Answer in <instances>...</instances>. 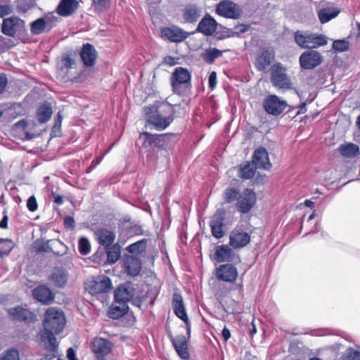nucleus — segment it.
<instances>
[{"label": "nucleus", "instance_id": "51", "mask_svg": "<svg viewBox=\"0 0 360 360\" xmlns=\"http://www.w3.org/2000/svg\"><path fill=\"white\" fill-rule=\"evenodd\" d=\"M27 207L30 212H34L37 210L38 205L34 195L30 196L27 201Z\"/></svg>", "mask_w": 360, "mask_h": 360}, {"label": "nucleus", "instance_id": "3", "mask_svg": "<svg viewBox=\"0 0 360 360\" xmlns=\"http://www.w3.org/2000/svg\"><path fill=\"white\" fill-rule=\"evenodd\" d=\"M175 106L166 101H157L153 105L144 106L142 113L147 123L157 130H164L175 119Z\"/></svg>", "mask_w": 360, "mask_h": 360}, {"label": "nucleus", "instance_id": "28", "mask_svg": "<svg viewBox=\"0 0 360 360\" xmlns=\"http://www.w3.org/2000/svg\"><path fill=\"white\" fill-rule=\"evenodd\" d=\"M112 288V282L108 277H103L91 282L89 286V292L98 294L108 292Z\"/></svg>", "mask_w": 360, "mask_h": 360}, {"label": "nucleus", "instance_id": "45", "mask_svg": "<svg viewBox=\"0 0 360 360\" xmlns=\"http://www.w3.org/2000/svg\"><path fill=\"white\" fill-rule=\"evenodd\" d=\"M342 360H360V350L348 348L342 355Z\"/></svg>", "mask_w": 360, "mask_h": 360}, {"label": "nucleus", "instance_id": "44", "mask_svg": "<svg viewBox=\"0 0 360 360\" xmlns=\"http://www.w3.org/2000/svg\"><path fill=\"white\" fill-rule=\"evenodd\" d=\"M79 252L82 255H87L91 252V245L89 240L85 237H82L78 241Z\"/></svg>", "mask_w": 360, "mask_h": 360}, {"label": "nucleus", "instance_id": "36", "mask_svg": "<svg viewBox=\"0 0 360 360\" xmlns=\"http://www.w3.org/2000/svg\"><path fill=\"white\" fill-rule=\"evenodd\" d=\"M257 168L250 162L246 161L239 165L238 176L244 180L252 179Z\"/></svg>", "mask_w": 360, "mask_h": 360}, {"label": "nucleus", "instance_id": "58", "mask_svg": "<svg viewBox=\"0 0 360 360\" xmlns=\"http://www.w3.org/2000/svg\"><path fill=\"white\" fill-rule=\"evenodd\" d=\"M177 58L172 57L171 56H167L164 58V63L170 66L174 65L177 63Z\"/></svg>", "mask_w": 360, "mask_h": 360}, {"label": "nucleus", "instance_id": "59", "mask_svg": "<svg viewBox=\"0 0 360 360\" xmlns=\"http://www.w3.org/2000/svg\"><path fill=\"white\" fill-rule=\"evenodd\" d=\"M68 360H77L76 357L75 350L72 347H70L67 351Z\"/></svg>", "mask_w": 360, "mask_h": 360}, {"label": "nucleus", "instance_id": "9", "mask_svg": "<svg viewBox=\"0 0 360 360\" xmlns=\"http://www.w3.org/2000/svg\"><path fill=\"white\" fill-rule=\"evenodd\" d=\"M213 257L218 263L224 262L238 263L240 262L239 255L235 252L229 244L217 245Z\"/></svg>", "mask_w": 360, "mask_h": 360}, {"label": "nucleus", "instance_id": "56", "mask_svg": "<svg viewBox=\"0 0 360 360\" xmlns=\"http://www.w3.org/2000/svg\"><path fill=\"white\" fill-rule=\"evenodd\" d=\"M102 159H103V156H101L99 158H97L93 160L91 163V165L88 167L86 172L90 173L91 171H93L95 169V167L101 163Z\"/></svg>", "mask_w": 360, "mask_h": 360}, {"label": "nucleus", "instance_id": "27", "mask_svg": "<svg viewBox=\"0 0 360 360\" xmlns=\"http://www.w3.org/2000/svg\"><path fill=\"white\" fill-rule=\"evenodd\" d=\"M32 294L36 300L44 304H51L55 297L51 290L44 285L35 288Z\"/></svg>", "mask_w": 360, "mask_h": 360}, {"label": "nucleus", "instance_id": "13", "mask_svg": "<svg viewBox=\"0 0 360 360\" xmlns=\"http://www.w3.org/2000/svg\"><path fill=\"white\" fill-rule=\"evenodd\" d=\"M274 59V49L271 46L264 47L257 56L255 66L258 71L266 72Z\"/></svg>", "mask_w": 360, "mask_h": 360}, {"label": "nucleus", "instance_id": "20", "mask_svg": "<svg viewBox=\"0 0 360 360\" xmlns=\"http://www.w3.org/2000/svg\"><path fill=\"white\" fill-rule=\"evenodd\" d=\"M250 241V236L245 231L234 229L229 235V245L233 249H240Z\"/></svg>", "mask_w": 360, "mask_h": 360}, {"label": "nucleus", "instance_id": "54", "mask_svg": "<svg viewBox=\"0 0 360 360\" xmlns=\"http://www.w3.org/2000/svg\"><path fill=\"white\" fill-rule=\"evenodd\" d=\"M12 11V8L9 5H0V18L11 14Z\"/></svg>", "mask_w": 360, "mask_h": 360}, {"label": "nucleus", "instance_id": "4", "mask_svg": "<svg viewBox=\"0 0 360 360\" xmlns=\"http://www.w3.org/2000/svg\"><path fill=\"white\" fill-rule=\"evenodd\" d=\"M191 73L186 68H176L170 77L173 93L179 96L188 95L191 89Z\"/></svg>", "mask_w": 360, "mask_h": 360}, {"label": "nucleus", "instance_id": "37", "mask_svg": "<svg viewBox=\"0 0 360 360\" xmlns=\"http://www.w3.org/2000/svg\"><path fill=\"white\" fill-rule=\"evenodd\" d=\"M340 13V9L332 8H321L318 12L320 22L323 24L335 18Z\"/></svg>", "mask_w": 360, "mask_h": 360}, {"label": "nucleus", "instance_id": "14", "mask_svg": "<svg viewBox=\"0 0 360 360\" xmlns=\"http://www.w3.org/2000/svg\"><path fill=\"white\" fill-rule=\"evenodd\" d=\"M56 22L57 20L53 16L38 18L30 24V32L34 35L48 32L56 26Z\"/></svg>", "mask_w": 360, "mask_h": 360}, {"label": "nucleus", "instance_id": "30", "mask_svg": "<svg viewBox=\"0 0 360 360\" xmlns=\"http://www.w3.org/2000/svg\"><path fill=\"white\" fill-rule=\"evenodd\" d=\"M177 354L182 359H188L190 354L188 349V339L184 335H178L177 340L172 345Z\"/></svg>", "mask_w": 360, "mask_h": 360}, {"label": "nucleus", "instance_id": "34", "mask_svg": "<svg viewBox=\"0 0 360 360\" xmlns=\"http://www.w3.org/2000/svg\"><path fill=\"white\" fill-rule=\"evenodd\" d=\"M52 114L51 104L49 102H44L37 110V120L40 124H44L51 119Z\"/></svg>", "mask_w": 360, "mask_h": 360}, {"label": "nucleus", "instance_id": "41", "mask_svg": "<svg viewBox=\"0 0 360 360\" xmlns=\"http://www.w3.org/2000/svg\"><path fill=\"white\" fill-rule=\"evenodd\" d=\"M240 192L238 189L229 187L225 189L224 192V198L226 203H231L235 200H238Z\"/></svg>", "mask_w": 360, "mask_h": 360}, {"label": "nucleus", "instance_id": "62", "mask_svg": "<svg viewBox=\"0 0 360 360\" xmlns=\"http://www.w3.org/2000/svg\"><path fill=\"white\" fill-rule=\"evenodd\" d=\"M8 216L5 215L2 219L0 221V228L1 229H6L8 226Z\"/></svg>", "mask_w": 360, "mask_h": 360}, {"label": "nucleus", "instance_id": "19", "mask_svg": "<svg viewBox=\"0 0 360 360\" xmlns=\"http://www.w3.org/2000/svg\"><path fill=\"white\" fill-rule=\"evenodd\" d=\"M216 277L219 281L233 283L238 277V270L231 264H221L216 268Z\"/></svg>", "mask_w": 360, "mask_h": 360}, {"label": "nucleus", "instance_id": "47", "mask_svg": "<svg viewBox=\"0 0 360 360\" xmlns=\"http://www.w3.org/2000/svg\"><path fill=\"white\" fill-rule=\"evenodd\" d=\"M93 5L97 12L102 13L109 7V0H92Z\"/></svg>", "mask_w": 360, "mask_h": 360}, {"label": "nucleus", "instance_id": "53", "mask_svg": "<svg viewBox=\"0 0 360 360\" xmlns=\"http://www.w3.org/2000/svg\"><path fill=\"white\" fill-rule=\"evenodd\" d=\"M64 226L66 229L73 230L75 227V221L74 218L71 216H66L64 218Z\"/></svg>", "mask_w": 360, "mask_h": 360}, {"label": "nucleus", "instance_id": "6", "mask_svg": "<svg viewBox=\"0 0 360 360\" xmlns=\"http://www.w3.org/2000/svg\"><path fill=\"white\" fill-rule=\"evenodd\" d=\"M270 80L272 85L278 89L288 90L292 88V83L286 73V68L281 63H276L271 66Z\"/></svg>", "mask_w": 360, "mask_h": 360}, {"label": "nucleus", "instance_id": "55", "mask_svg": "<svg viewBox=\"0 0 360 360\" xmlns=\"http://www.w3.org/2000/svg\"><path fill=\"white\" fill-rule=\"evenodd\" d=\"M208 82H209V87L211 89H214L217 84V73H216V72L213 71L210 73L209 78H208Z\"/></svg>", "mask_w": 360, "mask_h": 360}, {"label": "nucleus", "instance_id": "29", "mask_svg": "<svg viewBox=\"0 0 360 360\" xmlns=\"http://www.w3.org/2000/svg\"><path fill=\"white\" fill-rule=\"evenodd\" d=\"M79 6L77 0H61L57 7V13L61 16H69L74 13Z\"/></svg>", "mask_w": 360, "mask_h": 360}, {"label": "nucleus", "instance_id": "18", "mask_svg": "<svg viewBox=\"0 0 360 360\" xmlns=\"http://www.w3.org/2000/svg\"><path fill=\"white\" fill-rule=\"evenodd\" d=\"M252 163L257 169L270 170L272 165L269 161V153L264 147L256 149L252 157Z\"/></svg>", "mask_w": 360, "mask_h": 360}, {"label": "nucleus", "instance_id": "52", "mask_svg": "<svg viewBox=\"0 0 360 360\" xmlns=\"http://www.w3.org/2000/svg\"><path fill=\"white\" fill-rule=\"evenodd\" d=\"M62 63L66 68H73L75 65V61L70 56L63 57Z\"/></svg>", "mask_w": 360, "mask_h": 360}, {"label": "nucleus", "instance_id": "17", "mask_svg": "<svg viewBox=\"0 0 360 360\" xmlns=\"http://www.w3.org/2000/svg\"><path fill=\"white\" fill-rule=\"evenodd\" d=\"M167 134H152L147 131L140 133L139 139L146 148H160L164 145Z\"/></svg>", "mask_w": 360, "mask_h": 360}, {"label": "nucleus", "instance_id": "1", "mask_svg": "<svg viewBox=\"0 0 360 360\" xmlns=\"http://www.w3.org/2000/svg\"><path fill=\"white\" fill-rule=\"evenodd\" d=\"M66 323L63 312L55 308H49L44 315L43 330L40 332V344L49 352H56L58 342L56 335L63 330Z\"/></svg>", "mask_w": 360, "mask_h": 360}, {"label": "nucleus", "instance_id": "23", "mask_svg": "<svg viewBox=\"0 0 360 360\" xmlns=\"http://www.w3.org/2000/svg\"><path fill=\"white\" fill-rule=\"evenodd\" d=\"M162 34L172 42H181L184 41L190 34L179 27H165L162 30Z\"/></svg>", "mask_w": 360, "mask_h": 360}, {"label": "nucleus", "instance_id": "42", "mask_svg": "<svg viewBox=\"0 0 360 360\" xmlns=\"http://www.w3.org/2000/svg\"><path fill=\"white\" fill-rule=\"evenodd\" d=\"M123 268L127 274L135 276V257H126L124 259Z\"/></svg>", "mask_w": 360, "mask_h": 360}, {"label": "nucleus", "instance_id": "24", "mask_svg": "<svg viewBox=\"0 0 360 360\" xmlns=\"http://www.w3.org/2000/svg\"><path fill=\"white\" fill-rule=\"evenodd\" d=\"M133 296L134 289L130 288L128 284L122 285L114 291L115 300L117 303L121 302L128 304V302L131 301V304H134Z\"/></svg>", "mask_w": 360, "mask_h": 360}, {"label": "nucleus", "instance_id": "5", "mask_svg": "<svg viewBox=\"0 0 360 360\" xmlns=\"http://www.w3.org/2000/svg\"><path fill=\"white\" fill-rule=\"evenodd\" d=\"M294 40L300 47L310 50L327 44L326 37L323 34L304 33L300 30L295 32Z\"/></svg>", "mask_w": 360, "mask_h": 360}, {"label": "nucleus", "instance_id": "16", "mask_svg": "<svg viewBox=\"0 0 360 360\" xmlns=\"http://www.w3.org/2000/svg\"><path fill=\"white\" fill-rule=\"evenodd\" d=\"M225 221V211L219 209L216 211L210 220L212 234L216 238H221L224 236L223 227Z\"/></svg>", "mask_w": 360, "mask_h": 360}, {"label": "nucleus", "instance_id": "26", "mask_svg": "<svg viewBox=\"0 0 360 360\" xmlns=\"http://www.w3.org/2000/svg\"><path fill=\"white\" fill-rule=\"evenodd\" d=\"M80 57L85 66L91 67L96 63L97 52L91 44L87 43L83 45Z\"/></svg>", "mask_w": 360, "mask_h": 360}, {"label": "nucleus", "instance_id": "12", "mask_svg": "<svg viewBox=\"0 0 360 360\" xmlns=\"http://www.w3.org/2000/svg\"><path fill=\"white\" fill-rule=\"evenodd\" d=\"M216 13L221 16L231 19H238L242 15L239 6L229 0L220 1L217 6Z\"/></svg>", "mask_w": 360, "mask_h": 360}, {"label": "nucleus", "instance_id": "50", "mask_svg": "<svg viewBox=\"0 0 360 360\" xmlns=\"http://www.w3.org/2000/svg\"><path fill=\"white\" fill-rule=\"evenodd\" d=\"M250 28L249 25L241 24L237 25L233 27L231 36H239L240 34L245 33Z\"/></svg>", "mask_w": 360, "mask_h": 360}, {"label": "nucleus", "instance_id": "61", "mask_svg": "<svg viewBox=\"0 0 360 360\" xmlns=\"http://www.w3.org/2000/svg\"><path fill=\"white\" fill-rule=\"evenodd\" d=\"M221 335L224 341H227L231 338V332L226 327L222 330Z\"/></svg>", "mask_w": 360, "mask_h": 360}, {"label": "nucleus", "instance_id": "60", "mask_svg": "<svg viewBox=\"0 0 360 360\" xmlns=\"http://www.w3.org/2000/svg\"><path fill=\"white\" fill-rule=\"evenodd\" d=\"M181 320L184 322L185 325H186V333H187V335H188V338L186 339H189L190 337H191V323L188 320V316H186V319H181Z\"/></svg>", "mask_w": 360, "mask_h": 360}, {"label": "nucleus", "instance_id": "15", "mask_svg": "<svg viewBox=\"0 0 360 360\" xmlns=\"http://www.w3.org/2000/svg\"><path fill=\"white\" fill-rule=\"evenodd\" d=\"M25 22L18 17L4 18L1 25V32L6 36L15 37L17 32L24 28Z\"/></svg>", "mask_w": 360, "mask_h": 360}, {"label": "nucleus", "instance_id": "57", "mask_svg": "<svg viewBox=\"0 0 360 360\" xmlns=\"http://www.w3.org/2000/svg\"><path fill=\"white\" fill-rule=\"evenodd\" d=\"M8 83L7 78L4 74H0V94L5 90Z\"/></svg>", "mask_w": 360, "mask_h": 360}, {"label": "nucleus", "instance_id": "43", "mask_svg": "<svg viewBox=\"0 0 360 360\" xmlns=\"http://www.w3.org/2000/svg\"><path fill=\"white\" fill-rule=\"evenodd\" d=\"M13 248V244L11 240L0 238V257L8 255Z\"/></svg>", "mask_w": 360, "mask_h": 360}, {"label": "nucleus", "instance_id": "64", "mask_svg": "<svg viewBox=\"0 0 360 360\" xmlns=\"http://www.w3.org/2000/svg\"><path fill=\"white\" fill-rule=\"evenodd\" d=\"M18 9L19 11H21L22 13H25L28 10V6L22 5V4L20 3L18 6Z\"/></svg>", "mask_w": 360, "mask_h": 360}, {"label": "nucleus", "instance_id": "35", "mask_svg": "<svg viewBox=\"0 0 360 360\" xmlns=\"http://www.w3.org/2000/svg\"><path fill=\"white\" fill-rule=\"evenodd\" d=\"M129 310L128 304L121 302L117 303L116 300L112 304L108 310V316L113 319H117L123 316Z\"/></svg>", "mask_w": 360, "mask_h": 360}, {"label": "nucleus", "instance_id": "38", "mask_svg": "<svg viewBox=\"0 0 360 360\" xmlns=\"http://www.w3.org/2000/svg\"><path fill=\"white\" fill-rule=\"evenodd\" d=\"M340 153L345 158H354L357 155L359 148L354 143L342 144L338 148Z\"/></svg>", "mask_w": 360, "mask_h": 360}, {"label": "nucleus", "instance_id": "22", "mask_svg": "<svg viewBox=\"0 0 360 360\" xmlns=\"http://www.w3.org/2000/svg\"><path fill=\"white\" fill-rule=\"evenodd\" d=\"M8 314L12 319L20 322L31 323L35 320V316L33 313L20 306L8 309Z\"/></svg>", "mask_w": 360, "mask_h": 360}, {"label": "nucleus", "instance_id": "40", "mask_svg": "<svg viewBox=\"0 0 360 360\" xmlns=\"http://www.w3.org/2000/svg\"><path fill=\"white\" fill-rule=\"evenodd\" d=\"M120 257V247L115 244L107 249V262L110 264L115 263Z\"/></svg>", "mask_w": 360, "mask_h": 360}, {"label": "nucleus", "instance_id": "31", "mask_svg": "<svg viewBox=\"0 0 360 360\" xmlns=\"http://www.w3.org/2000/svg\"><path fill=\"white\" fill-rule=\"evenodd\" d=\"M172 309L176 316L180 319H186L187 314L184 304L183 297L180 293H174L172 301Z\"/></svg>", "mask_w": 360, "mask_h": 360}, {"label": "nucleus", "instance_id": "49", "mask_svg": "<svg viewBox=\"0 0 360 360\" xmlns=\"http://www.w3.org/2000/svg\"><path fill=\"white\" fill-rule=\"evenodd\" d=\"M0 360H20L18 352L16 349L8 350L0 356Z\"/></svg>", "mask_w": 360, "mask_h": 360}, {"label": "nucleus", "instance_id": "39", "mask_svg": "<svg viewBox=\"0 0 360 360\" xmlns=\"http://www.w3.org/2000/svg\"><path fill=\"white\" fill-rule=\"evenodd\" d=\"M223 51L216 48L205 49L201 54L202 60L208 64H212L215 59L222 56Z\"/></svg>", "mask_w": 360, "mask_h": 360}, {"label": "nucleus", "instance_id": "11", "mask_svg": "<svg viewBox=\"0 0 360 360\" xmlns=\"http://www.w3.org/2000/svg\"><path fill=\"white\" fill-rule=\"evenodd\" d=\"M257 197L255 193L250 188H245L240 193L236 207L238 212L248 213L255 205Z\"/></svg>", "mask_w": 360, "mask_h": 360}, {"label": "nucleus", "instance_id": "10", "mask_svg": "<svg viewBox=\"0 0 360 360\" xmlns=\"http://www.w3.org/2000/svg\"><path fill=\"white\" fill-rule=\"evenodd\" d=\"M323 60V56L315 50L306 51L299 58L300 65L304 70H312L320 65Z\"/></svg>", "mask_w": 360, "mask_h": 360}, {"label": "nucleus", "instance_id": "63", "mask_svg": "<svg viewBox=\"0 0 360 360\" xmlns=\"http://www.w3.org/2000/svg\"><path fill=\"white\" fill-rule=\"evenodd\" d=\"M54 202L57 205H62L63 203V197L60 195H54Z\"/></svg>", "mask_w": 360, "mask_h": 360}, {"label": "nucleus", "instance_id": "8", "mask_svg": "<svg viewBox=\"0 0 360 360\" xmlns=\"http://www.w3.org/2000/svg\"><path fill=\"white\" fill-rule=\"evenodd\" d=\"M113 347L112 342L101 337L94 338L91 342V349L96 360H105V357L112 352Z\"/></svg>", "mask_w": 360, "mask_h": 360}, {"label": "nucleus", "instance_id": "25", "mask_svg": "<svg viewBox=\"0 0 360 360\" xmlns=\"http://www.w3.org/2000/svg\"><path fill=\"white\" fill-rule=\"evenodd\" d=\"M48 279L50 285L54 288H63L68 282V274L65 269L57 268L53 271Z\"/></svg>", "mask_w": 360, "mask_h": 360}, {"label": "nucleus", "instance_id": "21", "mask_svg": "<svg viewBox=\"0 0 360 360\" xmlns=\"http://www.w3.org/2000/svg\"><path fill=\"white\" fill-rule=\"evenodd\" d=\"M217 27V21L210 14L207 13L199 22L195 31L191 33L200 32L205 36H211L215 32Z\"/></svg>", "mask_w": 360, "mask_h": 360}, {"label": "nucleus", "instance_id": "7", "mask_svg": "<svg viewBox=\"0 0 360 360\" xmlns=\"http://www.w3.org/2000/svg\"><path fill=\"white\" fill-rule=\"evenodd\" d=\"M263 109L269 115L277 117L286 109L288 103L275 94H270L263 101Z\"/></svg>", "mask_w": 360, "mask_h": 360}, {"label": "nucleus", "instance_id": "48", "mask_svg": "<svg viewBox=\"0 0 360 360\" xmlns=\"http://www.w3.org/2000/svg\"><path fill=\"white\" fill-rule=\"evenodd\" d=\"M62 120H63V115L60 112H58L57 113L56 117L55 119L54 124L52 128V131H51L52 136H56L57 133L60 131Z\"/></svg>", "mask_w": 360, "mask_h": 360}, {"label": "nucleus", "instance_id": "46", "mask_svg": "<svg viewBox=\"0 0 360 360\" xmlns=\"http://www.w3.org/2000/svg\"><path fill=\"white\" fill-rule=\"evenodd\" d=\"M332 47L336 52H344L349 49V42L346 39H338L333 41Z\"/></svg>", "mask_w": 360, "mask_h": 360}, {"label": "nucleus", "instance_id": "32", "mask_svg": "<svg viewBox=\"0 0 360 360\" xmlns=\"http://www.w3.org/2000/svg\"><path fill=\"white\" fill-rule=\"evenodd\" d=\"M201 10L195 4H188L184 9L183 18L186 22H195L200 16Z\"/></svg>", "mask_w": 360, "mask_h": 360}, {"label": "nucleus", "instance_id": "33", "mask_svg": "<svg viewBox=\"0 0 360 360\" xmlns=\"http://www.w3.org/2000/svg\"><path fill=\"white\" fill-rule=\"evenodd\" d=\"M98 243L105 248L110 247L115 240V234L114 232L105 229H101L96 232Z\"/></svg>", "mask_w": 360, "mask_h": 360}, {"label": "nucleus", "instance_id": "2", "mask_svg": "<svg viewBox=\"0 0 360 360\" xmlns=\"http://www.w3.org/2000/svg\"><path fill=\"white\" fill-rule=\"evenodd\" d=\"M146 236L148 238L136 240V276L144 278L153 277L150 267L153 266L154 243L153 235L148 231H145L141 226L136 225V237Z\"/></svg>", "mask_w": 360, "mask_h": 360}]
</instances>
